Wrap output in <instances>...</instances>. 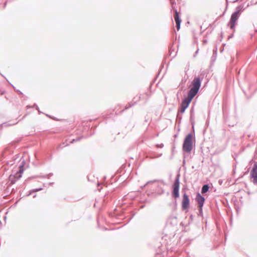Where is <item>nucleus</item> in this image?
Returning <instances> with one entry per match:
<instances>
[{
	"label": "nucleus",
	"mask_w": 257,
	"mask_h": 257,
	"mask_svg": "<svg viewBox=\"0 0 257 257\" xmlns=\"http://www.w3.org/2000/svg\"><path fill=\"white\" fill-rule=\"evenodd\" d=\"M180 175L178 173L175 178V180L172 186L171 195L172 198L177 199L180 197Z\"/></svg>",
	"instance_id": "4"
},
{
	"label": "nucleus",
	"mask_w": 257,
	"mask_h": 257,
	"mask_svg": "<svg viewBox=\"0 0 257 257\" xmlns=\"http://www.w3.org/2000/svg\"><path fill=\"white\" fill-rule=\"evenodd\" d=\"M14 151L13 150L10 149L9 148L7 147L5 150L2 152L1 154V159L2 163L4 160H11V156L13 154Z\"/></svg>",
	"instance_id": "8"
},
{
	"label": "nucleus",
	"mask_w": 257,
	"mask_h": 257,
	"mask_svg": "<svg viewBox=\"0 0 257 257\" xmlns=\"http://www.w3.org/2000/svg\"><path fill=\"white\" fill-rule=\"evenodd\" d=\"M190 114H195L194 106H192L190 110Z\"/></svg>",
	"instance_id": "31"
},
{
	"label": "nucleus",
	"mask_w": 257,
	"mask_h": 257,
	"mask_svg": "<svg viewBox=\"0 0 257 257\" xmlns=\"http://www.w3.org/2000/svg\"><path fill=\"white\" fill-rule=\"evenodd\" d=\"M226 7H225V11H224V12L220 16V17H223L225 12H226V9L227 8V7H228V0H226Z\"/></svg>",
	"instance_id": "29"
},
{
	"label": "nucleus",
	"mask_w": 257,
	"mask_h": 257,
	"mask_svg": "<svg viewBox=\"0 0 257 257\" xmlns=\"http://www.w3.org/2000/svg\"><path fill=\"white\" fill-rule=\"evenodd\" d=\"M240 15L236 14V13H232L229 21L228 22L227 26L229 27L231 30L235 32V27L237 24V21Z\"/></svg>",
	"instance_id": "6"
},
{
	"label": "nucleus",
	"mask_w": 257,
	"mask_h": 257,
	"mask_svg": "<svg viewBox=\"0 0 257 257\" xmlns=\"http://www.w3.org/2000/svg\"><path fill=\"white\" fill-rule=\"evenodd\" d=\"M34 177H32L29 178L28 179V180H30V179H31V178H34Z\"/></svg>",
	"instance_id": "64"
},
{
	"label": "nucleus",
	"mask_w": 257,
	"mask_h": 257,
	"mask_svg": "<svg viewBox=\"0 0 257 257\" xmlns=\"http://www.w3.org/2000/svg\"><path fill=\"white\" fill-rule=\"evenodd\" d=\"M43 190V188H38L33 189V191H34V192H38L40 191H41Z\"/></svg>",
	"instance_id": "32"
},
{
	"label": "nucleus",
	"mask_w": 257,
	"mask_h": 257,
	"mask_svg": "<svg viewBox=\"0 0 257 257\" xmlns=\"http://www.w3.org/2000/svg\"><path fill=\"white\" fill-rule=\"evenodd\" d=\"M24 166L19 165V170L17 171L16 173L19 174V175H21L22 176V174L23 173L24 170H25Z\"/></svg>",
	"instance_id": "21"
},
{
	"label": "nucleus",
	"mask_w": 257,
	"mask_h": 257,
	"mask_svg": "<svg viewBox=\"0 0 257 257\" xmlns=\"http://www.w3.org/2000/svg\"><path fill=\"white\" fill-rule=\"evenodd\" d=\"M198 51H199V49H197V50L196 51V52H195V55H194V57L195 56V55H196V54L198 53Z\"/></svg>",
	"instance_id": "53"
},
{
	"label": "nucleus",
	"mask_w": 257,
	"mask_h": 257,
	"mask_svg": "<svg viewBox=\"0 0 257 257\" xmlns=\"http://www.w3.org/2000/svg\"><path fill=\"white\" fill-rule=\"evenodd\" d=\"M37 110L38 111L39 114L43 113V112L41 111H40L39 108V110Z\"/></svg>",
	"instance_id": "55"
},
{
	"label": "nucleus",
	"mask_w": 257,
	"mask_h": 257,
	"mask_svg": "<svg viewBox=\"0 0 257 257\" xmlns=\"http://www.w3.org/2000/svg\"><path fill=\"white\" fill-rule=\"evenodd\" d=\"M92 135V133H91L89 135H85L84 134V132H83V135L81 136L77 137H76V139H72L71 140V141L70 142V144H73V143H76V142H77L78 141H79L83 138H86V137H88V136H91Z\"/></svg>",
	"instance_id": "14"
},
{
	"label": "nucleus",
	"mask_w": 257,
	"mask_h": 257,
	"mask_svg": "<svg viewBox=\"0 0 257 257\" xmlns=\"http://www.w3.org/2000/svg\"><path fill=\"white\" fill-rule=\"evenodd\" d=\"M158 147H159V148H163V146H164V144H158L157 145Z\"/></svg>",
	"instance_id": "45"
},
{
	"label": "nucleus",
	"mask_w": 257,
	"mask_h": 257,
	"mask_svg": "<svg viewBox=\"0 0 257 257\" xmlns=\"http://www.w3.org/2000/svg\"><path fill=\"white\" fill-rule=\"evenodd\" d=\"M198 209V212L197 213L198 216H203V207H197Z\"/></svg>",
	"instance_id": "22"
},
{
	"label": "nucleus",
	"mask_w": 257,
	"mask_h": 257,
	"mask_svg": "<svg viewBox=\"0 0 257 257\" xmlns=\"http://www.w3.org/2000/svg\"><path fill=\"white\" fill-rule=\"evenodd\" d=\"M32 106V107H35L37 110H39V106L37 105V104L34 103Z\"/></svg>",
	"instance_id": "41"
},
{
	"label": "nucleus",
	"mask_w": 257,
	"mask_h": 257,
	"mask_svg": "<svg viewBox=\"0 0 257 257\" xmlns=\"http://www.w3.org/2000/svg\"><path fill=\"white\" fill-rule=\"evenodd\" d=\"M22 177L21 175L16 173L14 175H11L9 177V180L12 184H14L16 182Z\"/></svg>",
	"instance_id": "11"
},
{
	"label": "nucleus",
	"mask_w": 257,
	"mask_h": 257,
	"mask_svg": "<svg viewBox=\"0 0 257 257\" xmlns=\"http://www.w3.org/2000/svg\"><path fill=\"white\" fill-rule=\"evenodd\" d=\"M174 206L175 207H177V200H175L174 202Z\"/></svg>",
	"instance_id": "46"
},
{
	"label": "nucleus",
	"mask_w": 257,
	"mask_h": 257,
	"mask_svg": "<svg viewBox=\"0 0 257 257\" xmlns=\"http://www.w3.org/2000/svg\"><path fill=\"white\" fill-rule=\"evenodd\" d=\"M168 223H170L173 226H176L177 225V217L176 216H173L170 217L167 221Z\"/></svg>",
	"instance_id": "15"
},
{
	"label": "nucleus",
	"mask_w": 257,
	"mask_h": 257,
	"mask_svg": "<svg viewBox=\"0 0 257 257\" xmlns=\"http://www.w3.org/2000/svg\"><path fill=\"white\" fill-rule=\"evenodd\" d=\"M46 115L47 117H49V118H51L52 119H53V120H57V118H56V117H55V116H51V115H49V114H46Z\"/></svg>",
	"instance_id": "30"
},
{
	"label": "nucleus",
	"mask_w": 257,
	"mask_h": 257,
	"mask_svg": "<svg viewBox=\"0 0 257 257\" xmlns=\"http://www.w3.org/2000/svg\"><path fill=\"white\" fill-rule=\"evenodd\" d=\"M190 219L191 220V221L193 220V215L192 214H191L190 216Z\"/></svg>",
	"instance_id": "49"
},
{
	"label": "nucleus",
	"mask_w": 257,
	"mask_h": 257,
	"mask_svg": "<svg viewBox=\"0 0 257 257\" xmlns=\"http://www.w3.org/2000/svg\"><path fill=\"white\" fill-rule=\"evenodd\" d=\"M194 118H195V114H190L189 119H190V121L191 123L193 131H194V125H195Z\"/></svg>",
	"instance_id": "19"
},
{
	"label": "nucleus",
	"mask_w": 257,
	"mask_h": 257,
	"mask_svg": "<svg viewBox=\"0 0 257 257\" xmlns=\"http://www.w3.org/2000/svg\"><path fill=\"white\" fill-rule=\"evenodd\" d=\"M65 144V143L63 142L62 144H60L58 145L56 147V150L57 151H59L60 150L62 149L64 147V146L63 145H64Z\"/></svg>",
	"instance_id": "27"
},
{
	"label": "nucleus",
	"mask_w": 257,
	"mask_h": 257,
	"mask_svg": "<svg viewBox=\"0 0 257 257\" xmlns=\"http://www.w3.org/2000/svg\"><path fill=\"white\" fill-rule=\"evenodd\" d=\"M131 216L130 217V218L126 221L125 224H127L131 220V219L134 217V216L136 214V213L135 212H134L133 211H132L131 212Z\"/></svg>",
	"instance_id": "26"
},
{
	"label": "nucleus",
	"mask_w": 257,
	"mask_h": 257,
	"mask_svg": "<svg viewBox=\"0 0 257 257\" xmlns=\"http://www.w3.org/2000/svg\"><path fill=\"white\" fill-rule=\"evenodd\" d=\"M136 101H134V102H133L132 101L131 102H128L124 107V108L122 109L121 110H120L118 113H117L116 112H115L116 114H120L122 112H123V111H124L125 110H127V109H128L129 108H131L132 107H133L134 105H135L136 104Z\"/></svg>",
	"instance_id": "13"
},
{
	"label": "nucleus",
	"mask_w": 257,
	"mask_h": 257,
	"mask_svg": "<svg viewBox=\"0 0 257 257\" xmlns=\"http://www.w3.org/2000/svg\"><path fill=\"white\" fill-rule=\"evenodd\" d=\"M176 24V28L177 31H179L181 28V23H177Z\"/></svg>",
	"instance_id": "33"
},
{
	"label": "nucleus",
	"mask_w": 257,
	"mask_h": 257,
	"mask_svg": "<svg viewBox=\"0 0 257 257\" xmlns=\"http://www.w3.org/2000/svg\"><path fill=\"white\" fill-rule=\"evenodd\" d=\"M208 124H209V121L207 120V121H206V125H207L208 126Z\"/></svg>",
	"instance_id": "59"
},
{
	"label": "nucleus",
	"mask_w": 257,
	"mask_h": 257,
	"mask_svg": "<svg viewBox=\"0 0 257 257\" xmlns=\"http://www.w3.org/2000/svg\"><path fill=\"white\" fill-rule=\"evenodd\" d=\"M195 143V131L188 133L185 137L182 145L183 152L190 153L193 148V143Z\"/></svg>",
	"instance_id": "2"
},
{
	"label": "nucleus",
	"mask_w": 257,
	"mask_h": 257,
	"mask_svg": "<svg viewBox=\"0 0 257 257\" xmlns=\"http://www.w3.org/2000/svg\"><path fill=\"white\" fill-rule=\"evenodd\" d=\"M0 75H1L2 76H3V77H4V78L6 79V80L8 82V83H9V84H10V85L13 87V88H14V89L15 90V91L17 89L16 88V87H15V86H14L12 84H11V83L9 81V80H8L6 78V77H5V76L3 74H2L1 72H0Z\"/></svg>",
	"instance_id": "28"
},
{
	"label": "nucleus",
	"mask_w": 257,
	"mask_h": 257,
	"mask_svg": "<svg viewBox=\"0 0 257 257\" xmlns=\"http://www.w3.org/2000/svg\"><path fill=\"white\" fill-rule=\"evenodd\" d=\"M193 99L189 98L187 96H185L182 100L180 106L179 107L177 113H183L186 109L188 107L189 104L191 102Z\"/></svg>",
	"instance_id": "5"
},
{
	"label": "nucleus",
	"mask_w": 257,
	"mask_h": 257,
	"mask_svg": "<svg viewBox=\"0 0 257 257\" xmlns=\"http://www.w3.org/2000/svg\"><path fill=\"white\" fill-rule=\"evenodd\" d=\"M27 108L28 109L29 108H32V106L31 105H28L26 106Z\"/></svg>",
	"instance_id": "51"
},
{
	"label": "nucleus",
	"mask_w": 257,
	"mask_h": 257,
	"mask_svg": "<svg viewBox=\"0 0 257 257\" xmlns=\"http://www.w3.org/2000/svg\"><path fill=\"white\" fill-rule=\"evenodd\" d=\"M200 233H198V234L196 235V237H197V236H199V235H200Z\"/></svg>",
	"instance_id": "63"
},
{
	"label": "nucleus",
	"mask_w": 257,
	"mask_h": 257,
	"mask_svg": "<svg viewBox=\"0 0 257 257\" xmlns=\"http://www.w3.org/2000/svg\"><path fill=\"white\" fill-rule=\"evenodd\" d=\"M180 128L179 126H178V127L177 128V133H179V132L180 131Z\"/></svg>",
	"instance_id": "57"
},
{
	"label": "nucleus",
	"mask_w": 257,
	"mask_h": 257,
	"mask_svg": "<svg viewBox=\"0 0 257 257\" xmlns=\"http://www.w3.org/2000/svg\"><path fill=\"white\" fill-rule=\"evenodd\" d=\"M217 55L215 54H213L211 57V64H213L216 59Z\"/></svg>",
	"instance_id": "25"
},
{
	"label": "nucleus",
	"mask_w": 257,
	"mask_h": 257,
	"mask_svg": "<svg viewBox=\"0 0 257 257\" xmlns=\"http://www.w3.org/2000/svg\"><path fill=\"white\" fill-rule=\"evenodd\" d=\"M48 184H49V185H52V184H53V182H50Z\"/></svg>",
	"instance_id": "62"
},
{
	"label": "nucleus",
	"mask_w": 257,
	"mask_h": 257,
	"mask_svg": "<svg viewBox=\"0 0 257 257\" xmlns=\"http://www.w3.org/2000/svg\"><path fill=\"white\" fill-rule=\"evenodd\" d=\"M170 2L171 5L174 4V5H176V2L175 0H170Z\"/></svg>",
	"instance_id": "42"
},
{
	"label": "nucleus",
	"mask_w": 257,
	"mask_h": 257,
	"mask_svg": "<svg viewBox=\"0 0 257 257\" xmlns=\"http://www.w3.org/2000/svg\"><path fill=\"white\" fill-rule=\"evenodd\" d=\"M53 155L52 154H50L49 157V160H51L52 159Z\"/></svg>",
	"instance_id": "47"
},
{
	"label": "nucleus",
	"mask_w": 257,
	"mask_h": 257,
	"mask_svg": "<svg viewBox=\"0 0 257 257\" xmlns=\"http://www.w3.org/2000/svg\"><path fill=\"white\" fill-rule=\"evenodd\" d=\"M7 2L6 1V2L4 3V6H3L4 8H6V5H7Z\"/></svg>",
	"instance_id": "52"
},
{
	"label": "nucleus",
	"mask_w": 257,
	"mask_h": 257,
	"mask_svg": "<svg viewBox=\"0 0 257 257\" xmlns=\"http://www.w3.org/2000/svg\"><path fill=\"white\" fill-rule=\"evenodd\" d=\"M174 16V20L176 22V24L177 23H181L182 20L180 18V14L179 12H178L177 10H175V14Z\"/></svg>",
	"instance_id": "17"
},
{
	"label": "nucleus",
	"mask_w": 257,
	"mask_h": 257,
	"mask_svg": "<svg viewBox=\"0 0 257 257\" xmlns=\"http://www.w3.org/2000/svg\"><path fill=\"white\" fill-rule=\"evenodd\" d=\"M195 200L197 202V207H203L205 202V198L200 193L198 192L196 194Z\"/></svg>",
	"instance_id": "9"
},
{
	"label": "nucleus",
	"mask_w": 257,
	"mask_h": 257,
	"mask_svg": "<svg viewBox=\"0 0 257 257\" xmlns=\"http://www.w3.org/2000/svg\"><path fill=\"white\" fill-rule=\"evenodd\" d=\"M210 186L208 184H204L201 188V192L204 194L209 191Z\"/></svg>",
	"instance_id": "16"
},
{
	"label": "nucleus",
	"mask_w": 257,
	"mask_h": 257,
	"mask_svg": "<svg viewBox=\"0 0 257 257\" xmlns=\"http://www.w3.org/2000/svg\"><path fill=\"white\" fill-rule=\"evenodd\" d=\"M190 205V200L189 196L187 194L185 191H184L182 196V200L181 201L182 210L185 211L186 212L188 211Z\"/></svg>",
	"instance_id": "7"
},
{
	"label": "nucleus",
	"mask_w": 257,
	"mask_h": 257,
	"mask_svg": "<svg viewBox=\"0 0 257 257\" xmlns=\"http://www.w3.org/2000/svg\"><path fill=\"white\" fill-rule=\"evenodd\" d=\"M19 157V156L18 154H16L15 156H13V154L12 156H11V160H4L3 161V163L7 165V166H12L15 163V161Z\"/></svg>",
	"instance_id": "10"
},
{
	"label": "nucleus",
	"mask_w": 257,
	"mask_h": 257,
	"mask_svg": "<svg viewBox=\"0 0 257 257\" xmlns=\"http://www.w3.org/2000/svg\"><path fill=\"white\" fill-rule=\"evenodd\" d=\"M25 164H26L25 160H23L22 161L21 164H20V165L24 166Z\"/></svg>",
	"instance_id": "38"
},
{
	"label": "nucleus",
	"mask_w": 257,
	"mask_h": 257,
	"mask_svg": "<svg viewBox=\"0 0 257 257\" xmlns=\"http://www.w3.org/2000/svg\"><path fill=\"white\" fill-rule=\"evenodd\" d=\"M175 6L176 5H174V4L171 5V7L174 12V14H175V10H177V9L175 8Z\"/></svg>",
	"instance_id": "39"
},
{
	"label": "nucleus",
	"mask_w": 257,
	"mask_h": 257,
	"mask_svg": "<svg viewBox=\"0 0 257 257\" xmlns=\"http://www.w3.org/2000/svg\"><path fill=\"white\" fill-rule=\"evenodd\" d=\"M247 193L248 195H249V194H251V192L248 191L247 192Z\"/></svg>",
	"instance_id": "60"
},
{
	"label": "nucleus",
	"mask_w": 257,
	"mask_h": 257,
	"mask_svg": "<svg viewBox=\"0 0 257 257\" xmlns=\"http://www.w3.org/2000/svg\"><path fill=\"white\" fill-rule=\"evenodd\" d=\"M182 118V116L180 114L177 113L176 116V121L179 123H181V120Z\"/></svg>",
	"instance_id": "24"
},
{
	"label": "nucleus",
	"mask_w": 257,
	"mask_h": 257,
	"mask_svg": "<svg viewBox=\"0 0 257 257\" xmlns=\"http://www.w3.org/2000/svg\"><path fill=\"white\" fill-rule=\"evenodd\" d=\"M34 192V191H33V189L31 190H30L28 192V193H27L26 194V196H29L30 195H32Z\"/></svg>",
	"instance_id": "34"
},
{
	"label": "nucleus",
	"mask_w": 257,
	"mask_h": 257,
	"mask_svg": "<svg viewBox=\"0 0 257 257\" xmlns=\"http://www.w3.org/2000/svg\"><path fill=\"white\" fill-rule=\"evenodd\" d=\"M53 175V173H49L48 174H46V175H44L41 176H40V177L41 178L49 179Z\"/></svg>",
	"instance_id": "23"
},
{
	"label": "nucleus",
	"mask_w": 257,
	"mask_h": 257,
	"mask_svg": "<svg viewBox=\"0 0 257 257\" xmlns=\"http://www.w3.org/2000/svg\"><path fill=\"white\" fill-rule=\"evenodd\" d=\"M175 144L174 143L173 145V146H172L173 151L174 150V149H175Z\"/></svg>",
	"instance_id": "54"
},
{
	"label": "nucleus",
	"mask_w": 257,
	"mask_h": 257,
	"mask_svg": "<svg viewBox=\"0 0 257 257\" xmlns=\"http://www.w3.org/2000/svg\"><path fill=\"white\" fill-rule=\"evenodd\" d=\"M204 76V74L201 73L200 75L195 76L194 77L190 84V88L188 91V95L187 96L193 99L195 95L198 93Z\"/></svg>",
	"instance_id": "1"
},
{
	"label": "nucleus",
	"mask_w": 257,
	"mask_h": 257,
	"mask_svg": "<svg viewBox=\"0 0 257 257\" xmlns=\"http://www.w3.org/2000/svg\"><path fill=\"white\" fill-rule=\"evenodd\" d=\"M244 10L243 5H240L237 6L235 8V11L233 13H236V14L241 15V12Z\"/></svg>",
	"instance_id": "18"
},
{
	"label": "nucleus",
	"mask_w": 257,
	"mask_h": 257,
	"mask_svg": "<svg viewBox=\"0 0 257 257\" xmlns=\"http://www.w3.org/2000/svg\"><path fill=\"white\" fill-rule=\"evenodd\" d=\"M213 54H215L216 55H217V47L213 49Z\"/></svg>",
	"instance_id": "37"
},
{
	"label": "nucleus",
	"mask_w": 257,
	"mask_h": 257,
	"mask_svg": "<svg viewBox=\"0 0 257 257\" xmlns=\"http://www.w3.org/2000/svg\"><path fill=\"white\" fill-rule=\"evenodd\" d=\"M223 32H221V33H220V41H221L222 39H223Z\"/></svg>",
	"instance_id": "44"
},
{
	"label": "nucleus",
	"mask_w": 257,
	"mask_h": 257,
	"mask_svg": "<svg viewBox=\"0 0 257 257\" xmlns=\"http://www.w3.org/2000/svg\"><path fill=\"white\" fill-rule=\"evenodd\" d=\"M174 43V42L173 41L172 44L169 46V54L167 56H171L173 52L174 51V49L173 48Z\"/></svg>",
	"instance_id": "20"
},
{
	"label": "nucleus",
	"mask_w": 257,
	"mask_h": 257,
	"mask_svg": "<svg viewBox=\"0 0 257 257\" xmlns=\"http://www.w3.org/2000/svg\"><path fill=\"white\" fill-rule=\"evenodd\" d=\"M250 177L252 183L254 185L257 184V171H255L253 172V171H251L250 173Z\"/></svg>",
	"instance_id": "12"
},
{
	"label": "nucleus",
	"mask_w": 257,
	"mask_h": 257,
	"mask_svg": "<svg viewBox=\"0 0 257 257\" xmlns=\"http://www.w3.org/2000/svg\"><path fill=\"white\" fill-rule=\"evenodd\" d=\"M162 255L160 253H157L155 256V257H162Z\"/></svg>",
	"instance_id": "43"
},
{
	"label": "nucleus",
	"mask_w": 257,
	"mask_h": 257,
	"mask_svg": "<svg viewBox=\"0 0 257 257\" xmlns=\"http://www.w3.org/2000/svg\"><path fill=\"white\" fill-rule=\"evenodd\" d=\"M234 32L233 31V33L231 34H230L229 36H228V38L227 39L228 40H229L230 39L232 38L233 37V36H234Z\"/></svg>",
	"instance_id": "36"
},
{
	"label": "nucleus",
	"mask_w": 257,
	"mask_h": 257,
	"mask_svg": "<svg viewBox=\"0 0 257 257\" xmlns=\"http://www.w3.org/2000/svg\"><path fill=\"white\" fill-rule=\"evenodd\" d=\"M158 75H159V74L156 76V77H155V78L154 79V81H153V82H154L156 80V79L157 78V77H158Z\"/></svg>",
	"instance_id": "58"
},
{
	"label": "nucleus",
	"mask_w": 257,
	"mask_h": 257,
	"mask_svg": "<svg viewBox=\"0 0 257 257\" xmlns=\"http://www.w3.org/2000/svg\"><path fill=\"white\" fill-rule=\"evenodd\" d=\"M206 42H207V40H206L205 39V40H203V43L204 44L206 43Z\"/></svg>",
	"instance_id": "61"
},
{
	"label": "nucleus",
	"mask_w": 257,
	"mask_h": 257,
	"mask_svg": "<svg viewBox=\"0 0 257 257\" xmlns=\"http://www.w3.org/2000/svg\"><path fill=\"white\" fill-rule=\"evenodd\" d=\"M160 182L163 183L164 185H166V183L163 180L155 179L151 181H149L146 183L145 185L141 187L142 189H143L146 186L150 187V189H153V193H156L158 195H162L164 193V189L159 185H156L155 183Z\"/></svg>",
	"instance_id": "3"
},
{
	"label": "nucleus",
	"mask_w": 257,
	"mask_h": 257,
	"mask_svg": "<svg viewBox=\"0 0 257 257\" xmlns=\"http://www.w3.org/2000/svg\"><path fill=\"white\" fill-rule=\"evenodd\" d=\"M239 0H234V1H233L232 2H231L232 3H237V2H238Z\"/></svg>",
	"instance_id": "50"
},
{
	"label": "nucleus",
	"mask_w": 257,
	"mask_h": 257,
	"mask_svg": "<svg viewBox=\"0 0 257 257\" xmlns=\"http://www.w3.org/2000/svg\"><path fill=\"white\" fill-rule=\"evenodd\" d=\"M15 91H16L17 92H18L19 94H21V95H22V97H23V95H24L23 93L21 91H20V90H19V89H17L15 90Z\"/></svg>",
	"instance_id": "35"
},
{
	"label": "nucleus",
	"mask_w": 257,
	"mask_h": 257,
	"mask_svg": "<svg viewBox=\"0 0 257 257\" xmlns=\"http://www.w3.org/2000/svg\"><path fill=\"white\" fill-rule=\"evenodd\" d=\"M178 133H177L176 134H175L174 135V137L175 139L177 138L178 137Z\"/></svg>",
	"instance_id": "48"
},
{
	"label": "nucleus",
	"mask_w": 257,
	"mask_h": 257,
	"mask_svg": "<svg viewBox=\"0 0 257 257\" xmlns=\"http://www.w3.org/2000/svg\"><path fill=\"white\" fill-rule=\"evenodd\" d=\"M6 93V91L5 90L0 89V95H2Z\"/></svg>",
	"instance_id": "40"
},
{
	"label": "nucleus",
	"mask_w": 257,
	"mask_h": 257,
	"mask_svg": "<svg viewBox=\"0 0 257 257\" xmlns=\"http://www.w3.org/2000/svg\"><path fill=\"white\" fill-rule=\"evenodd\" d=\"M145 207V205L144 204H143L141 206H140V208H143L144 207Z\"/></svg>",
	"instance_id": "56"
}]
</instances>
